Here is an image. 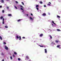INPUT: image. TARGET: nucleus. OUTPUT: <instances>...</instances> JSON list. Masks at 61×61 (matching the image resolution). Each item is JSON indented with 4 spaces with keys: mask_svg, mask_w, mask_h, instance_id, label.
<instances>
[{
    "mask_svg": "<svg viewBox=\"0 0 61 61\" xmlns=\"http://www.w3.org/2000/svg\"><path fill=\"white\" fill-rule=\"evenodd\" d=\"M14 54L15 55H17V53H16V52H14Z\"/></svg>",
    "mask_w": 61,
    "mask_h": 61,
    "instance_id": "nucleus-14",
    "label": "nucleus"
},
{
    "mask_svg": "<svg viewBox=\"0 0 61 61\" xmlns=\"http://www.w3.org/2000/svg\"><path fill=\"white\" fill-rule=\"evenodd\" d=\"M8 16H12V15L11 14H9L8 15Z\"/></svg>",
    "mask_w": 61,
    "mask_h": 61,
    "instance_id": "nucleus-6",
    "label": "nucleus"
},
{
    "mask_svg": "<svg viewBox=\"0 0 61 61\" xmlns=\"http://www.w3.org/2000/svg\"><path fill=\"white\" fill-rule=\"evenodd\" d=\"M43 16H46V13H44L42 14Z\"/></svg>",
    "mask_w": 61,
    "mask_h": 61,
    "instance_id": "nucleus-2",
    "label": "nucleus"
},
{
    "mask_svg": "<svg viewBox=\"0 0 61 61\" xmlns=\"http://www.w3.org/2000/svg\"><path fill=\"white\" fill-rule=\"evenodd\" d=\"M26 15H27V16H28V14H26Z\"/></svg>",
    "mask_w": 61,
    "mask_h": 61,
    "instance_id": "nucleus-48",
    "label": "nucleus"
},
{
    "mask_svg": "<svg viewBox=\"0 0 61 61\" xmlns=\"http://www.w3.org/2000/svg\"><path fill=\"white\" fill-rule=\"evenodd\" d=\"M26 58H27V59H29V57L28 56H26Z\"/></svg>",
    "mask_w": 61,
    "mask_h": 61,
    "instance_id": "nucleus-5",
    "label": "nucleus"
},
{
    "mask_svg": "<svg viewBox=\"0 0 61 61\" xmlns=\"http://www.w3.org/2000/svg\"><path fill=\"white\" fill-rule=\"evenodd\" d=\"M16 38H17V39H18L19 38V37L18 36H16Z\"/></svg>",
    "mask_w": 61,
    "mask_h": 61,
    "instance_id": "nucleus-17",
    "label": "nucleus"
},
{
    "mask_svg": "<svg viewBox=\"0 0 61 61\" xmlns=\"http://www.w3.org/2000/svg\"><path fill=\"white\" fill-rule=\"evenodd\" d=\"M58 42H59V41H58V40H56L55 41V42L56 43H58Z\"/></svg>",
    "mask_w": 61,
    "mask_h": 61,
    "instance_id": "nucleus-9",
    "label": "nucleus"
},
{
    "mask_svg": "<svg viewBox=\"0 0 61 61\" xmlns=\"http://www.w3.org/2000/svg\"><path fill=\"white\" fill-rule=\"evenodd\" d=\"M20 7H21V8H23V6L21 5H20Z\"/></svg>",
    "mask_w": 61,
    "mask_h": 61,
    "instance_id": "nucleus-18",
    "label": "nucleus"
},
{
    "mask_svg": "<svg viewBox=\"0 0 61 61\" xmlns=\"http://www.w3.org/2000/svg\"><path fill=\"white\" fill-rule=\"evenodd\" d=\"M39 46H40V47H44V46H41L40 45H39Z\"/></svg>",
    "mask_w": 61,
    "mask_h": 61,
    "instance_id": "nucleus-23",
    "label": "nucleus"
},
{
    "mask_svg": "<svg viewBox=\"0 0 61 61\" xmlns=\"http://www.w3.org/2000/svg\"><path fill=\"white\" fill-rule=\"evenodd\" d=\"M3 21H4V19H3Z\"/></svg>",
    "mask_w": 61,
    "mask_h": 61,
    "instance_id": "nucleus-43",
    "label": "nucleus"
},
{
    "mask_svg": "<svg viewBox=\"0 0 61 61\" xmlns=\"http://www.w3.org/2000/svg\"><path fill=\"white\" fill-rule=\"evenodd\" d=\"M30 20H34V19H33V18H32L31 17H30Z\"/></svg>",
    "mask_w": 61,
    "mask_h": 61,
    "instance_id": "nucleus-8",
    "label": "nucleus"
},
{
    "mask_svg": "<svg viewBox=\"0 0 61 61\" xmlns=\"http://www.w3.org/2000/svg\"><path fill=\"white\" fill-rule=\"evenodd\" d=\"M49 36H50V38L51 39H52V36L51 35H49Z\"/></svg>",
    "mask_w": 61,
    "mask_h": 61,
    "instance_id": "nucleus-3",
    "label": "nucleus"
},
{
    "mask_svg": "<svg viewBox=\"0 0 61 61\" xmlns=\"http://www.w3.org/2000/svg\"><path fill=\"white\" fill-rule=\"evenodd\" d=\"M36 9H37V10H38V8H36Z\"/></svg>",
    "mask_w": 61,
    "mask_h": 61,
    "instance_id": "nucleus-37",
    "label": "nucleus"
},
{
    "mask_svg": "<svg viewBox=\"0 0 61 61\" xmlns=\"http://www.w3.org/2000/svg\"><path fill=\"white\" fill-rule=\"evenodd\" d=\"M15 7L16 9H17V7H16V6H15Z\"/></svg>",
    "mask_w": 61,
    "mask_h": 61,
    "instance_id": "nucleus-28",
    "label": "nucleus"
},
{
    "mask_svg": "<svg viewBox=\"0 0 61 61\" xmlns=\"http://www.w3.org/2000/svg\"><path fill=\"white\" fill-rule=\"evenodd\" d=\"M45 53H47V50H46V49H45Z\"/></svg>",
    "mask_w": 61,
    "mask_h": 61,
    "instance_id": "nucleus-7",
    "label": "nucleus"
},
{
    "mask_svg": "<svg viewBox=\"0 0 61 61\" xmlns=\"http://www.w3.org/2000/svg\"><path fill=\"white\" fill-rule=\"evenodd\" d=\"M39 6V5H37L36 6V7H38Z\"/></svg>",
    "mask_w": 61,
    "mask_h": 61,
    "instance_id": "nucleus-25",
    "label": "nucleus"
},
{
    "mask_svg": "<svg viewBox=\"0 0 61 61\" xmlns=\"http://www.w3.org/2000/svg\"><path fill=\"white\" fill-rule=\"evenodd\" d=\"M10 58L11 59H13V58H12V56H10Z\"/></svg>",
    "mask_w": 61,
    "mask_h": 61,
    "instance_id": "nucleus-34",
    "label": "nucleus"
},
{
    "mask_svg": "<svg viewBox=\"0 0 61 61\" xmlns=\"http://www.w3.org/2000/svg\"><path fill=\"white\" fill-rule=\"evenodd\" d=\"M49 4H51V2H49Z\"/></svg>",
    "mask_w": 61,
    "mask_h": 61,
    "instance_id": "nucleus-41",
    "label": "nucleus"
},
{
    "mask_svg": "<svg viewBox=\"0 0 61 61\" xmlns=\"http://www.w3.org/2000/svg\"><path fill=\"white\" fill-rule=\"evenodd\" d=\"M47 5L48 6H51V5L50 4H48Z\"/></svg>",
    "mask_w": 61,
    "mask_h": 61,
    "instance_id": "nucleus-10",
    "label": "nucleus"
},
{
    "mask_svg": "<svg viewBox=\"0 0 61 61\" xmlns=\"http://www.w3.org/2000/svg\"><path fill=\"white\" fill-rule=\"evenodd\" d=\"M2 5L0 6V8H2Z\"/></svg>",
    "mask_w": 61,
    "mask_h": 61,
    "instance_id": "nucleus-36",
    "label": "nucleus"
},
{
    "mask_svg": "<svg viewBox=\"0 0 61 61\" xmlns=\"http://www.w3.org/2000/svg\"><path fill=\"white\" fill-rule=\"evenodd\" d=\"M16 3H17H17H18V2H17V1H16Z\"/></svg>",
    "mask_w": 61,
    "mask_h": 61,
    "instance_id": "nucleus-45",
    "label": "nucleus"
},
{
    "mask_svg": "<svg viewBox=\"0 0 61 61\" xmlns=\"http://www.w3.org/2000/svg\"><path fill=\"white\" fill-rule=\"evenodd\" d=\"M1 3H4V0H1Z\"/></svg>",
    "mask_w": 61,
    "mask_h": 61,
    "instance_id": "nucleus-16",
    "label": "nucleus"
},
{
    "mask_svg": "<svg viewBox=\"0 0 61 61\" xmlns=\"http://www.w3.org/2000/svg\"><path fill=\"white\" fill-rule=\"evenodd\" d=\"M59 48H60V49H61V47H59Z\"/></svg>",
    "mask_w": 61,
    "mask_h": 61,
    "instance_id": "nucleus-46",
    "label": "nucleus"
},
{
    "mask_svg": "<svg viewBox=\"0 0 61 61\" xmlns=\"http://www.w3.org/2000/svg\"><path fill=\"white\" fill-rule=\"evenodd\" d=\"M12 56L14 57H15V55H12Z\"/></svg>",
    "mask_w": 61,
    "mask_h": 61,
    "instance_id": "nucleus-31",
    "label": "nucleus"
},
{
    "mask_svg": "<svg viewBox=\"0 0 61 61\" xmlns=\"http://www.w3.org/2000/svg\"><path fill=\"white\" fill-rule=\"evenodd\" d=\"M57 30L58 31H60V30H59V29H57Z\"/></svg>",
    "mask_w": 61,
    "mask_h": 61,
    "instance_id": "nucleus-33",
    "label": "nucleus"
},
{
    "mask_svg": "<svg viewBox=\"0 0 61 61\" xmlns=\"http://www.w3.org/2000/svg\"><path fill=\"white\" fill-rule=\"evenodd\" d=\"M30 15H33V14H32V13H31L30 14Z\"/></svg>",
    "mask_w": 61,
    "mask_h": 61,
    "instance_id": "nucleus-44",
    "label": "nucleus"
},
{
    "mask_svg": "<svg viewBox=\"0 0 61 61\" xmlns=\"http://www.w3.org/2000/svg\"><path fill=\"white\" fill-rule=\"evenodd\" d=\"M43 36V34H41L40 35V37H42Z\"/></svg>",
    "mask_w": 61,
    "mask_h": 61,
    "instance_id": "nucleus-4",
    "label": "nucleus"
},
{
    "mask_svg": "<svg viewBox=\"0 0 61 61\" xmlns=\"http://www.w3.org/2000/svg\"><path fill=\"white\" fill-rule=\"evenodd\" d=\"M55 25H56V23H53Z\"/></svg>",
    "mask_w": 61,
    "mask_h": 61,
    "instance_id": "nucleus-49",
    "label": "nucleus"
},
{
    "mask_svg": "<svg viewBox=\"0 0 61 61\" xmlns=\"http://www.w3.org/2000/svg\"><path fill=\"white\" fill-rule=\"evenodd\" d=\"M20 9L21 10H22V11H23V10H23V9L21 8H20Z\"/></svg>",
    "mask_w": 61,
    "mask_h": 61,
    "instance_id": "nucleus-30",
    "label": "nucleus"
},
{
    "mask_svg": "<svg viewBox=\"0 0 61 61\" xmlns=\"http://www.w3.org/2000/svg\"><path fill=\"white\" fill-rule=\"evenodd\" d=\"M5 28H8V26L6 25H5Z\"/></svg>",
    "mask_w": 61,
    "mask_h": 61,
    "instance_id": "nucleus-13",
    "label": "nucleus"
},
{
    "mask_svg": "<svg viewBox=\"0 0 61 61\" xmlns=\"http://www.w3.org/2000/svg\"><path fill=\"white\" fill-rule=\"evenodd\" d=\"M21 19H19L18 20H17V22H20V21H21Z\"/></svg>",
    "mask_w": 61,
    "mask_h": 61,
    "instance_id": "nucleus-11",
    "label": "nucleus"
},
{
    "mask_svg": "<svg viewBox=\"0 0 61 61\" xmlns=\"http://www.w3.org/2000/svg\"><path fill=\"white\" fill-rule=\"evenodd\" d=\"M5 23V21H3V24H4V23Z\"/></svg>",
    "mask_w": 61,
    "mask_h": 61,
    "instance_id": "nucleus-32",
    "label": "nucleus"
},
{
    "mask_svg": "<svg viewBox=\"0 0 61 61\" xmlns=\"http://www.w3.org/2000/svg\"><path fill=\"white\" fill-rule=\"evenodd\" d=\"M19 40H21V36H19Z\"/></svg>",
    "mask_w": 61,
    "mask_h": 61,
    "instance_id": "nucleus-12",
    "label": "nucleus"
},
{
    "mask_svg": "<svg viewBox=\"0 0 61 61\" xmlns=\"http://www.w3.org/2000/svg\"><path fill=\"white\" fill-rule=\"evenodd\" d=\"M60 45H57V47H60Z\"/></svg>",
    "mask_w": 61,
    "mask_h": 61,
    "instance_id": "nucleus-15",
    "label": "nucleus"
},
{
    "mask_svg": "<svg viewBox=\"0 0 61 61\" xmlns=\"http://www.w3.org/2000/svg\"><path fill=\"white\" fill-rule=\"evenodd\" d=\"M40 4H43V2H42V1H40Z\"/></svg>",
    "mask_w": 61,
    "mask_h": 61,
    "instance_id": "nucleus-19",
    "label": "nucleus"
},
{
    "mask_svg": "<svg viewBox=\"0 0 61 61\" xmlns=\"http://www.w3.org/2000/svg\"><path fill=\"white\" fill-rule=\"evenodd\" d=\"M21 3L23 5H24V3H23V2H21Z\"/></svg>",
    "mask_w": 61,
    "mask_h": 61,
    "instance_id": "nucleus-27",
    "label": "nucleus"
},
{
    "mask_svg": "<svg viewBox=\"0 0 61 61\" xmlns=\"http://www.w3.org/2000/svg\"><path fill=\"white\" fill-rule=\"evenodd\" d=\"M44 7H46V5H44Z\"/></svg>",
    "mask_w": 61,
    "mask_h": 61,
    "instance_id": "nucleus-35",
    "label": "nucleus"
},
{
    "mask_svg": "<svg viewBox=\"0 0 61 61\" xmlns=\"http://www.w3.org/2000/svg\"><path fill=\"white\" fill-rule=\"evenodd\" d=\"M3 18V17L2 16H1V17H0V19H2Z\"/></svg>",
    "mask_w": 61,
    "mask_h": 61,
    "instance_id": "nucleus-22",
    "label": "nucleus"
},
{
    "mask_svg": "<svg viewBox=\"0 0 61 61\" xmlns=\"http://www.w3.org/2000/svg\"><path fill=\"white\" fill-rule=\"evenodd\" d=\"M7 0V1H8V0Z\"/></svg>",
    "mask_w": 61,
    "mask_h": 61,
    "instance_id": "nucleus-51",
    "label": "nucleus"
},
{
    "mask_svg": "<svg viewBox=\"0 0 61 61\" xmlns=\"http://www.w3.org/2000/svg\"><path fill=\"white\" fill-rule=\"evenodd\" d=\"M57 17H58V18H60V16H58V15H57Z\"/></svg>",
    "mask_w": 61,
    "mask_h": 61,
    "instance_id": "nucleus-21",
    "label": "nucleus"
},
{
    "mask_svg": "<svg viewBox=\"0 0 61 61\" xmlns=\"http://www.w3.org/2000/svg\"><path fill=\"white\" fill-rule=\"evenodd\" d=\"M52 23L53 24H54V21H52Z\"/></svg>",
    "mask_w": 61,
    "mask_h": 61,
    "instance_id": "nucleus-40",
    "label": "nucleus"
},
{
    "mask_svg": "<svg viewBox=\"0 0 61 61\" xmlns=\"http://www.w3.org/2000/svg\"><path fill=\"white\" fill-rule=\"evenodd\" d=\"M2 61H4V60H3Z\"/></svg>",
    "mask_w": 61,
    "mask_h": 61,
    "instance_id": "nucleus-50",
    "label": "nucleus"
},
{
    "mask_svg": "<svg viewBox=\"0 0 61 61\" xmlns=\"http://www.w3.org/2000/svg\"><path fill=\"white\" fill-rule=\"evenodd\" d=\"M4 44H6V43L5 42H4Z\"/></svg>",
    "mask_w": 61,
    "mask_h": 61,
    "instance_id": "nucleus-42",
    "label": "nucleus"
},
{
    "mask_svg": "<svg viewBox=\"0 0 61 61\" xmlns=\"http://www.w3.org/2000/svg\"><path fill=\"white\" fill-rule=\"evenodd\" d=\"M0 38L1 40H2V37H1V36H0Z\"/></svg>",
    "mask_w": 61,
    "mask_h": 61,
    "instance_id": "nucleus-20",
    "label": "nucleus"
},
{
    "mask_svg": "<svg viewBox=\"0 0 61 61\" xmlns=\"http://www.w3.org/2000/svg\"><path fill=\"white\" fill-rule=\"evenodd\" d=\"M18 60H19V61H20V60L21 59H20V58H18Z\"/></svg>",
    "mask_w": 61,
    "mask_h": 61,
    "instance_id": "nucleus-26",
    "label": "nucleus"
},
{
    "mask_svg": "<svg viewBox=\"0 0 61 61\" xmlns=\"http://www.w3.org/2000/svg\"><path fill=\"white\" fill-rule=\"evenodd\" d=\"M25 37H22V38H24V39H25Z\"/></svg>",
    "mask_w": 61,
    "mask_h": 61,
    "instance_id": "nucleus-39",
    "label": "nucleus"
},
{
    "mask_svg": "<svg viewBox=\"0 0 61 61\" xmlns=\"http://www.w3.org/2000/svg\"><path fill=\"white\" fill-rule=\"evenodd\" d=\"M1 55H4V53H3L2 52V53H1Z\"/></svg>",
    "mask_w": 61,
    "mask_h": 61,
    "instance_id": "nucleus-24",
    "label": "nucleus"
},
{
    "mask_svg": "<svg viewBox=\"0 0 61 61\" xmlns=\"http://www.w3.org/2000/svg\"><path fill=\"white\" fill-rule=\"evenodd\" d=\"M4 10H2V13H4Z\"/></svg>",
    "mask_w": 61,
    "mask_h": 61,
    "instance_id": "nucleus-38",
    "label": "nucleus"
},
{
    "mask_svg": "<svg viewBox=\"0 0 61 61\" xmlns=\"http://www.w3.org/2000/svg\"><path fill=\"white\" fill-rule=\"evenodd\" d=\"M7 9L8 10H9V7H7Z\"/></svg>",
    "mask_w": 61,
    "mask_h": 61,
    "instance_id": "nucleus-29",
    "label": "nucleus"
},
{
    "mask_svg": "<svg viewBox=\"0 0 61 61\" xmlns=\"http://www.w3.org/2000/svg\"><path fill=\"white\" fill-rule=\"evenodd\" d=\"M52 26H54V25H53V24H52Z\"/></svg>",
    "mask_w": 61,
    "mask_h": 61,
    "instance_id": "nucleus-47",
    "label": "nucleus"
},
{
    "mask_svg": "<svg viewBox=\"0 0 61 61\" xmlns=\"http://www.w3.org/2000/svg\"><path fill=\"white\" fill-rule=\"evenodd\" d=\"M5 49H6V50H8V47H7L6 46H5Z\"/></svg>",
    "mask_w": 61,
    "mask_h": 61,
    "instance_id": "nucleus-1",
    "label": "nucleus"
}]
</instances>
